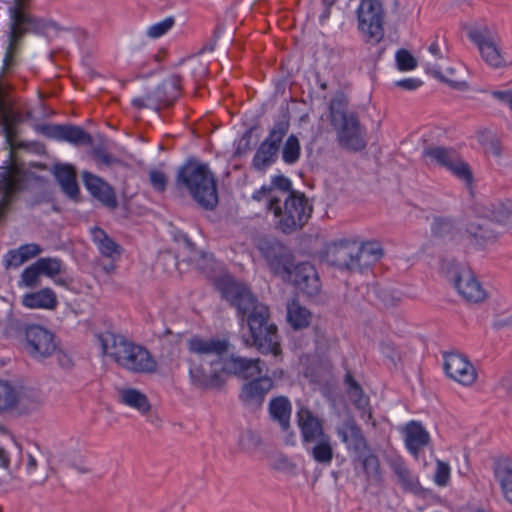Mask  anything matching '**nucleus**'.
Returning a JSON list of instances; mask_svg holds the SVG:
<instances>
[{
    "mask_svg": "<svg viewBox=\"0 0 512 512\" xmlns=\"http://www.w3.org/2000/svg\"><path fill=\"white\" fill-rule=\"evenodd\" d=\"M215 287L230 306L237 311L242 322L246 321L249 336L243 341L247 347H255L260 353L281 355L278 328L272 321L268 306L260 303L250 289L230 276L217 278Z\"/></svg>",
    "mask_w": 512,
    "mask_h": 512,
    "instance_id": "f257e3e1",
    "label": "nucleus"
},
{
    "mask_svg": "<svg viewBox=\"0 0 512 512\" xmlns=\"http://www.w3.org/2000/svg\"><path fill=\"white\" fill-rule=\"evenodd\" d=\"M21 5L20 0H16L7 7V45L1 70L4 76L14 72L19 65L23 40L27 34L46 35L49 30L57 28L52 21L26 13Z\"/></svg>",
    "mask_w": 512,
    "mask_h": 512,
    "instance_id": "f03ea898",
    "label": "nucleus"
},
{
    "mask_svg": "<svg viewBox=\"0 0 512 512\" xmlns=\"http://www.w3.org/2000/svg\"><path fill=\"white\" fill-rule=\"evenodd\" d=\"M99 341L103 353L123 369L137 374H152L156 371L157 362L145 347L112 332L100 334Z\"/></svg>",
    "mask_w": 512,
    "mask_h": 512,
    "instance_id": "7ed1b4c3",
    "label": "nucleus"
},
{
    "mask_svg": "<svg viewBox=\"0 0 512 512\" xmlns=\"http://www.w3.org/2000/svg\"><path fill=\"white\" fill-rule=\"evenodd\" d=\"M176 184L185 188L194 201L205 210L218 204L217 181L205 163L189 159L178 169Z\"/></svg>",
    "mask_w": 512,
    "mask_h": 512,
    "instance_id": "20e7f679",
    "label": "nucleus"
},
{
    "mask_svg": "<svg viewBox=\"0 0 512 512\" xmlns=\"http://www.w3.org/2000/svg\"><path fill=\"white\" fill-rule=\"evenodd\" d=\"M267 210L277 219V229L288 235L302 229L311 217L313 207L304 193L291 192L283 201L281 196L273 197Z\"/></svg>",
    "mask_w": 512,
    "mask_h": 512,
    "instance_id": "39448f33",
    "label": "nucleus"
},
{
    "mask_svg": "<svg viewBox=\"0 0 512 512\" xmlns=\"http://www.w3.org/2000/svg\"><path fill=\"white\" fill-rule=\"evenodd\" d=\"M17 334L26 354L37 362L51 358L58 350L56 335L38 324H19Z\"/></svg>",
    "mask_w": 512,
    "mask_h": 512,
    "instance_id": "423d86ee",
    "label": "nucleus"
},
{
    "mask_svg": "<svg viewBox=\"0 0 512 512\" xmlns=\"http://www.w3.org/2000/svg\"><path fill=\"white\" fill-rule=\"evenodd\" d=\"M290 129L289 114H283L274 121L265 139L259 144L251 161V167L257 172H266L276 163L284 138Z\"/></svg>",
    "mask_w": 512,
    "mask_h": 512,
    "instance_id": "0eeeda50",
    "label": "nucleus"
},
{
    "mask_svg": "<svg viewBox=\"0 0 512 512\" xmlns=\"http://www.w3.org/2000/svg\"><path fill=\"white\" fill-rule=\"evenodd\" d=\"M256 247L274 276L290 277L295 256L289 246L275 237H263L258 240Z\"/></svg>",
    "mask_w": 512,
    "mask_h": 512,
    "instance_id": "6e6552de",
    "label": "nucleus"
},
{
    "mask_svg": "<svg viewBox=\"0 0 512 512\" xmlns=\"http://www.w3.org/2000/svg\"><path fill=\"white\" fill-rule=\"evenodd\" d=\"M468 37L477 46L487 65L494 69L508 66L501 50V39L494 28L487 25L475 26L468 31Z\"/></svg>",
    "mask_w": 512,
    "mask_h": 512,
    "instance_id": "1a4fd4ad",
    "label": "nucleus"
},
{
    "mask_svg": "<svg viewBox=\"0 0 512 512\" xmlns=\"http://www.w3.org/2000/svg\"><path fill=\"white\" fill-rule=\"evenodd\" d=\"M358 28L367 42L378 44L384 37V11L380 0H362L358 10Z\"/></svg>",
    "mask_w": 512,
    "mask_h": 512,
    "instance_id": "9d476101",
    "label": "nucleus"
},
{
    "mask_svg": "<svg viewBox=\"0 0 512 512\" xmlns=\"http://www.w3.org/2000/svg\"><path fill=\"white\" fill-rule=\"evenodd\" d=\"M180 84L181 76L171 75L144 97L134 98L132 105L138 109L150 108L155 111L171 106L180 95Z\"/></svg>",
    "mask_w": 512,
    "mask_h": 512,
    "instance_id": "9b49d317",
    "label": "nucleus"
},
{
    "mask_svg": "<svg viewBox=\"0 0 512 512\" xmlns=\"http://www.w3.org/2000/svg\"><path fill=\"white\" fill-rule=\"evenodd\" d=\"M337 132V140L341 147L359 152L366 148V130L360 124L356 113L340 119L337 123H331Z\"/></svg>",
    "mask_w": 512,
    "mask_h": 512,
    "instance_id": "f8f14e48",
    "label": "nucleus"
},
{
    "mask_svg": "<svg viewBox=\"0 0 512 512\" xmlns=\"http://www.w3.org/2000/svg\"><path fill=\"white\" fill-rule=\"evenodd\" d=\"M296 417L304 443L312 444L313 448H331L330 437L324 432L322 420L309 408L301 406Z\"/></svg>",
    "mask_w": 512,
    "mask_h": 512,
    "instance_id": "ddd939ff",
    "label": "nucleus"
},
{
    "mask_svg": "<svg viewBox=\"0 0 512 512\" xmlns=\"http://www.w3.org/2000/svg\"><path fill=\"white\" fill-rule=\"evenodd\" d=\"M35 131L48 139L68 142L77 147L93 143V138L88 132L73 124H38Z\"/></svg>",
    "mask_w": 512,
    "mask_h": 512,
    "instance_id": "4468645a",
    "label": "nucleus"
},
{
    "mask_svg": "<svg viewBox=\"0 0 512 512\" xmlns=\"http://www.w3.org/2000/svg\"><path fill=\"white\" fill-rule=\"evenodd\" d=\"M458 293L468 302L478 303L485 299L486 293L471 269L455 264L448 272Z\"/></svg>",
    "mask_w": 512,
    "mask_h": 512,
    "instance_id": "2eb2a0df",
    "label": "nucleus"
},
{
    "mask_svg": "<svg viewBox=\"0 0 512 512\" xmlns=\"http://www.w3.org/2000/svg\"><path fill=\"white\" fill-rule=\"evenodd\" d=\"M24 187V178L18 172L10 167L0 169V222L6 218Z\"/></svg>",
    "mask_w": 512,
    "mask_h": 512,
    "instance_id": "dca6fc26",
    "label": "nucleus"
},
{
    "mask_svg": "<svg viewBox=\"0 0 512 512\" xmlns=\"http://www.w3.org/2000/svg\"><path fill=\"white\" fill-rule=\"evenodd\" d=\"M187 347L190 353L200 356H214L215 360L210 362V366L221 367L229 352L230 342L226 338H203L195 335L188 340Z\"/></svg>",
    "mask_w": 512,
    "mask_h": 512,
    "instance_id": "f3484780",
    "label": "nucleus"
},
{
    "mask_svg": "<svg viewBox=\"0 0 512 512\" xmlns=\"http://www.w3.org/2000/svg\"><path fill=\"white\" fill-rule=\"evenodd\" d=\"M494 225L495 224L485 213L484 216L470 220L466 224L462 235L468 244L476 248H483L493 243L500 234L499 231L495 230Z\"/></svg>",
    "mask_w": 512,
    "mask_h": 512,
    "instance_id": "a211bd4d",
    "label": "nucleus"
},
{
    "mask_svg": "<svg viewBox=\"0 0 512 512\" xmlns=\"http://www.w3.org/2000/svg\"><path fill=\"white\" fill-rule=\"evenodd\" d=\"M282 279L310 297L317 295L321 290V281L315 267L306 261L294 263L290 277Z\"/></svg>",
    "mask_w": 512,
    "mask_h": 512,
    "instance_id": "6ab92c4d",
    "label": "nucleus"
},
{
    "mask_svg": "<svg viewBox=\"0 0 512 512\" xmlns=\"http://www.w3.org/2000/svg\"><path fill=\"white\" fill-rule=\"evenodd\" d=\"M444 371L449 378L464 386L472 385L477 379L472 363L466 356L456 352L444 354Z\"/></svg>",
    "mask_w": 512,
    "mask_h": 512,
    "instance_id": "aec40b11",
    "label": "nucleus"
},
{
    "mask_svg": "<svg viewBox=\"0 0 512 512\" xmlns=\"http://www.w3.org/2000/svg\"><path fill=\"white\" fill-rule=\"evenodd\" d=\"M327 262L340 269L351 272L360 271L359 259L356 256V244L349 241H340L327 247Z\"/></svg>",
    "mask_w": 512,
    "mask_h": 512,
    "instance_id": "412c9836",
    "label": "nucleus"
},
{
    "mask_svg": "<svg viewBox=\"0 0 512 512\" xmlns=\"http://www.w3.org/2000/svg\"><path fill=\"white\" fill-rule=\"evenodd\" d=\"M82 178L85 188L94 199L109 210H115L118 207L115 190L109 183L88 171L82 173Z\"/></svg>",
    "mask_w": 512,
    "mask_h": 512,
    "instance_id": "4be33fe9",
    "label": "nucleus"
},
{
    "mask_svg": "<svg viewBox=\"0 0 512 512\" xmlns=\"http://www.w3.org/2000/svg\"><path fill=\"white\" fill-rule=\"evenodd\" d=\"M262 363V360L259 358L249 359L231 354L223 360L221 371L244 379H250L262 374Z\"/></svg>",
    "mask_w": 512,
    "mask_h": 512,
    "instance_id": "5701e85b",
    "label": "nucleus"
},
{
    "mask_svg": "<svg viewBox=\"0 0 512 512\" xmlns=\"http://www.w3.org/2000/svg\"><path fill=\"white\" fill-rule=\"evenodd\" d=\"M354 469L364 473L369 486H380L383 482L380 461L371 450H356Z\"/></svg>",
    "mask_w": 512,
    "mask_h": 512,
    "instance_id": "b1692460",
    "label": "nucleus"
},
{
    "mask_svg": "<svg viewBox=\"0 0 512 512\" xmlns=\"http://www.w3.org/2000/svg\"><path fill=\"white\" fill-rule=\"evenodd\" d=\"M251 379L242 386L239 398L245 405L260 406L274 383L268 376L260 375Z\"/></svg>",
    "mask_w": 512,
    "mask_h": 512,
    "instance_id": "393cba45",
    "label": "nucleus"
},
{
    "mask_svg": "<svg viewBox=\"0 0 512 512\" xmlns=\"http://www.w3.org/2000/svg\"><path fill=\"white\" fill-rule=\"evenodd\" d=\"M52 173L62 192L72 200L78 201L80 190L77 183L76 169L71 164H55Z\"/></svg>",
    "mask_w": 512,
    "mask_h": 512,
    "instance_id": "a878e982",
    "label": "nucleus"
},
{
    "mask_svg": "<svg viewBox=\"0 0 512 512\" xmlns=\"http://www.w3.org/2000/svg\"><path fill=\"white\" fill-rule=\"evenodd\" d=\"M189 375L192 383L202 389L220 388L225 382L219 366H210V371H206L203 366L194 365L190 367Z\"/></svg>",
    "mask_w": 512,
    "mask_h": 512,
    "instance_id": "bb28decb",
    "label": "nucleus"
},
{
    "mask_svg": "<svg viewBox=\"0 0 512 512\" xmlns=\"http://www.w3.org/2000/svg\"><path fill=\"white\" fill-rule=\"evenodd\" d=\"M336 432L347 448H367L362 429L352 417H347L337 426Z\"/></svg>",
    "mask_w": 512,
    "mask_h": 512,
    "instance_id": "cd10ccee",
    "label": "nucleus"
},
{
    "mask_svg": "<svg viewBox=\"0 0 512 512\" xmlns=\"http://www.w3.org/2000/svg\"><path fill=\"white\" fill-rule=\"evenodd\" d=\"M90 233L93 243L97 246L102 256L112 260L120 258L123 251L122 247L105 230L94 226L90 229Z\"/></svg>",
    "mask_w": 512,
    "mask_h": 512,
    "instance_id": "c85d7f7f",
    "label": "nucleus"
},
{
    "mask_svg": "<svg viewBox=\"0 0 512 512\" xmlns=\"http://www.w3.org/2000/svg\"><path fill=\"white\" fill-rule=\"evenodd\" d=\"M262 459L266 462L270 470L295 476L297 474V464L290 459L282 450H265Z\"/></svg>",
    "mask_w": 512,
    "mask_h": 512,
    "instance_id": "c756f323",
    "label": "nucleus"
},
{
    "mask_svg": "<svg viewBox=\"0 0 512 512\" xmlns=\"http://www.w3.org/2000/svg\"><path fill=\"white\" fill-rule=\"evenodd\" d=\"M22 304L30 309L53 310L58 305L55 292L51 288H43L36 292L27 293L22 297Z\"/></svg>",
    "mask_w": 512,
    "mask_h": 512,
    "instance_id": "7c9ffc66",
    "label": "nucleus"
},
{
    "mask_svg": "<svg viewBox=\"0 0 512 512\" xmlns=\"http://www.w3.org/2000/svg\"><path fill=\"white\" fill-rule=\"evenodd\" d=\"M268 410L272 421L278 423L282 430L287 431L290 428L292 406L286 396L272 398Z\"/></svg>",
    "mask_w": 512,
    "mask_h": 512,
    "instance_id": "2f4dec72",
    "label": "nucleus"
},
{
    "mask_svg": "<svg viewBox=\"0 0 512 512\" xmlns=\"http://www.w3.org/2000/svg\"><path fill=\"white\" fill-rule=\"evenodd\" d=\"M485 212L494 224L512 229V200L492 202L486 206Z\"/></svg>",
    "mask_w": 512,
    "mask_h": 512,
    "instance_id": "473e14b6",
    "label": "nucleus"
},
{
    "mask_svg": "<svg viewBox=\"0 0 512 512\" xmlns=\"http://www.w3.org/2000/svg\"><path fill=\"white\" fill-rule=\"evenodd\" d=\"M403 433L406 448H421L430 443V435L420 422L410 421Z\"/></svg>",
    "mask_w": 512,
    "mask_h": 512,
    "instance_id": "72a5a7b5",
    "label": "nucleus"
},
{
    "mask_svg": "<svg viewBox=\"0 0 512 512\" xmlns=\"http://www.w3.org/2000/svg\"><path fill=\"white\" fill-rule=\"evenodd\" d=\"M393 471L405 492H410L417 496L424 494L425 489L422 488L418 477L413 475L406 466L401 463H395L393 465Z\"/></svg>",
    "mask_w": 512,
    "mask_h": 512,
    "instance_id": "f704fd0d",
    "label": "nucleus"
},
{
    "mask_svg": "<svg viewBox=\"0 0 512 512\" xmlns=\"http://www.w3.org/2000/svg\"><path fill=\"white\" fill-rule=\"evenodd\" d=\"M119 399L124 405L134 408L142 414L147 413L151 408L147 396L136 388L120 389Z\"/></svg>",
    "mask_w": 512,
    "mask_h": 512,
    "instance_id": "c9c22d12",
    "label": "nucleus"
},
{
    "mask_svg": "<svg viewBox=\"0 0 512 512\" xmlns=\"http://www.w3.org/2000/svg\"><path fill=\"white\" fill-rule=\"evenodd\" d=\"M423 156L430 158L439 166L448 170L460 155L452 148L429 146L423 150Z\"/></svg>",
    "mask_w": 512,
    "mask_h": 512,
    "instance_id": "e433bc0d",
    "label": "nucleus"
},
{
    "mask_svg": "<svg viewBox=\"0 0 512 512\" xmlns=\"http://www.w3.org/2000/svg\"><path fill=\"white\" fill-rule=\"evenodd\" d=\"M493 472L501 491L512 485V458L497 457L493 461Z\"/></svg>",
    "mask_w": 512,
    "mask_h": 512,
    "instance_id": "4c0bfd02",
    "label": "nucleus"
},
{
    "mask_svg": "<svg viewBox=\"0 0 512 512\" xmlns=\"http://www.w3.org/2000/svg\"><path fill=\"white\" fill-rule=\"evenodd\" d=\"M356 256L359 259L360 271L376 262L383 256V250L379 244L375 242H367L361 246L356 245Z\"/></svg>",
    "mask_w": 512,
    "mask_h": 512,
    "instance_id": "58836bf2",
    "label": "nucleus"
},
{
    "mask_svg": "<svg viewBox=\"0 0 512 512\" xmlns=\"http://www.w3.org/2000/svg\"><path fill=\"white\" fill-rule=\"evenodd\" d=\"M311 314L302 307L298 301H292L287 305V320L294 329H302L309 325Z\"/></svg>",
    "mask_w": 512,
    "mask_h": 512,
    "instance_id": "ea45409f",
    "label": "nucleus"
},
{
    "mask_svg": "<svg viewBox=\"0 0 512 512\" xmlns=\"http://www.w3.org/2000/svg\"><path fill=\"white\" fill-rule=\"evenodd\" d=\"M281 157L285 164L294 165L301 157V144L295 134H290L283 144Z\"/></svg>",
    "mask_w": 512,
    "mask_h": 512,
    "instance_id": "a19ab883",
    "label": "nucleus"
},
{
    "mask_svg": "<svg viewBox=\"0 0 512 512\" xmlns=\"http://www.w3.org/2000/svg\"><path fill=\"white\" fill-rule=\"evenodd\" d=\"M450 171L457 179L462 181L468 189H472L474 184V175L470 165L464 161L460 156L449 167Z\"/></svg>",
    "mask_w": 512,
    "mask_h": 512,
    "instance_id": "79ce46f5",
    "label": "nucleus"
},
{
    "mask_svg": "<svg viewBox=\"0 0 512 512\" xmlns=\"http://www.w3.org/2000/svg\"><path fill=\"white\" fill-rule=\"evenodd\" d=\"M348 100L343 92H337L331 99L329 105L330 121L331 123H337L340 119H343L349 114L346 112Z\"/></svg>",
    "mask_w": 512,
    "mask_h": 512,
    "instance_id": "37998d69",
    "label": "nucleus"
},
{
    "mask_svg": "<svg viewBox=\"0 0 512 512\" xmlns=\"http://www.w3.org/2000/svg\"><path fill=\"white\" fill-rule=\"evenodd\" d=\"M2 130L6 139V143L8 144L11 152L27 147L24 142L17 140L18 128L15 125V122H10L3 117Z\"/></svg>",
    "mask_w": 512,
    "mask_h": 512,
    "instance_id": "c03bdc74",
    "label": "nucleus"
},
{
    "mask_svg": "<svg viewBox=\"0 0 512 512\" xmlns=\"http://www.w3.org/2000/svg\"><path fill=\"white\" fill-rule=\"evenodd\" d=\"M16 403L15 389L8 382L0 380V410L12 408Z\"/></svg>",
    "mask_w": 512,
    "mask_h": 512,
    "instance_id": "a18cd8bd",
    "label": "nucleus"
},
{
    "mask_svg": "<svg viewBox=\"0 0 512 512\" xmlns=\"http://www.w3.org/2000/svg\"><path fill=\"white\" fill-rule=\"evenodd\" d=\"M36 264L42 275L54 277L62 270V261L57 258H39Z\"/></svg>",
    "mask_w": 512,
    "mask_h": 512,
    "instance_id": "49530a36",
    "label": "nucleus"
},
{
    "mask_svg": "<svg viewBox=\"0 0 512 512\" xmlns=\"http://www.w3.org/2000/svg\"><path fill=\"white\" fill-rule=\"evenodd\" d=\"M269 187L271 188L272 194H277L276 191H278L285 197L291 194V192H298L292 188L291 180L284 175H276L272 177Z\"/></svg>",
    "mask_w": 512,
    "mask_h": 512,
    "instance_id": "de8ad7c7",
    "label": "nucleus"
},
{
    "mask_svg": "<svg viewBox=\"0 0 512 512\" xmlns=\"http://www.w3.org/2000/svg\"><path fill=\"white\" fill-rule=\"evenodd\" d=\"M395 59L400 71H410L417 67L416 58L406 49H399L396 52Z\"/></svg>",
    "mask_w": 512,
    "mask_h": 512,
    "instance_id": "09e8293b",
    "label": "nucleus"
},
{
    "mask_svg": "<svg viewBox=\"0 0 512 512\" xmlns=\"http://www.w3.org/2000/svg\"><path fill=\"white\" fill-rule=\"evenodd\" d=\"M175 24V18L169 16L164 20L151 25L147 30V36L153 39L159 38L166 34Z\"/></svg>",
    "mask_w": 512,
    "mask_h": 512,
    "instance_id": "8fccbe9b",
    "label": "nucleus"
},
{
    "mask_svg": "<svg viewBox=\"0 0 512 512\" xmlns=\"http://www.w3.org/2000/svg\"><path fill=\"white\" fill-rule=\"evenodd\" d=\"M42 275L36 262L25 268L21 274V282L28 288H34L39 284V276Z\"/></svg>",
    "mask_w": 512,
    "mask_h": 512,
    "instance_id": "3c124183",
    "label": "nucleus"
},
{
    "mask_svg": "<svg viewBox=\"0 0 512 512\" xmlns=\"http://www.w3.org/2000/svg\"><path fill=\"white\" fill-rule=\"evenodd\" d=\"M181 242L183 252L187 254V258L185 259L186 261L196 263L198 260L204 258L203 252L197 250L196 245L188 238L187 235H183L181 237Z\"/></svg>",
    "mask_w": 512,
    "mask_h": 512,
    "instance_id": "603ef678",
    "label": "nucleus"
},
{
    "mask_svg": "<svg viewBox=\"0 0 512 512\" xmlns=\"http://www.w3.org/2000/svg\"><path fill=\"white\" fill-rule=\"evenodd\" d=\"M149 181L155 191L164 192L168 183L166 174L157 169L149 171Z\"/></svg>",
    "mask_w": 512,
    "mask_h": 512,
    "instance_id": "864d4df0",
    "label": "nucleus"
},
{
    "mask_svg": "<svg viewBox=\"0 0 512 512\" xmlns=\"http://www.w3.org/2000/svg\"><path fill=\"white\" fill-rule=\"evenodd\" d=\"M92 156L97 162L106 166H111L117 162V159L108 153V151L103 146H95L92 149Z\"/></svg>",
    "mask_w": 512,
    "mask_h": 512,
    "instance_id": "5fc2aeb1",
    "label": "nucleus"
},
{
    "mask_svg": "<svg viewBox=\"0 0 512 512\" xmlns=\"http://www.w3.org/2000/svg\"><path fill=\"white\" fill-rule=\"evenodd\" d=\"M24 262L26 261L22 257V253L19 252V248L9 250L4 257V266L6 269H9L11 267L17 268Z\"/></svg>",
    "mask_w": 512,
    "mask_h": 512,
    "instance_id": "6e6d98bb",
    "label": "nucleus"
},
{
    "mask_svg": "<svg viewBox=\"0 0 512 512\" xmlns=\"http://www.w3.org/2000/svg\"><path fill=\"white\" fill-rule=\"evenodd\" d=\"M452 228L450 220L442 217L435 218L432 224V233L436 236H444Z\"/></svg>",
    "mask_w": 512,
    "mask_h": 512,
    "instance_id": "4d7b16f0",
    "label": "nucleus"
},
{
    "mask_svg": "<svg viewBox=\"0 0 512 512\" xmlns=\"http://www.w3.org/2000/svg\"><path fill=\"white\" fill-rule=\"evenodd\" d=\"M254 128L250 127L248 130H246L241 139L238 142L235 154L236 155H242L247 153L249 150H251V138Z\"/></svg>",
    "mask_w": 512,
    "mask_h": 512,
    "instance_id": "13d9d810",
    "label": "nucleus"
},
{
    "mask_svg": "<svg viewBox=\"0 0 512 512\" xmlns=\"http://www.w3.org/2000/svg\"><path fill=\"white\" fill-rule=\"evenodd\" d=\"M19 252L22 253V257L25 261H28L31 258L38 256L42 252V249L38 244L30 243L21 245L19 247Z\"/></svg>",
    "mask_w": 512,
    "mask_h": 512,
    "instance_id": "bf43d9fd",
    "label": "nucleus"
},
{
    "mask_svg": "<svg viewBox=\"0 0 512 512\" xmlns=\"http://www.w3.org/2000/svg\"><path fill=\"white\" fill-rule=\"evenodd\" d=\"M450 477V469L447 465L443 463H439L434 480L435 483L439 486H445Z\"/></svg>",
    "mask_w": 512,
    "mask_h": 512,
    "instance_id": "052dcab7",
    "label": "nucleus"
},
{
    "mask_svg": "<svg viewBox=\"0 0 512 512\" xmlns=\"http://www.w3.org/2000/svg\"><path fill=\"white\" fill-rule=\"evenodd\" d=\"M54 355H56L57 361H58V365L62 369L71 370L73 368L74 362H73L71 356L68 355L67 353H65L60 348V342H58V350H57V352Z\"/></svg>",
    "mask_w": 512,
    "mask_h": 512,
    "instance_id": "680f3d73",
    "label": "nucleus"
},
{
    "mask_svg": "<svg viewBox=\"0 0 512 512\" xmlns=\"http://www.w3.org/2000/svg\"><path fill=\"white\" fill-rule=\"evenodd\" d=\"M273 197H280V195L272 194L271 188L267 185H263L260 189L254 191L252 194L253 200L262 201L263 199H267V204Z\"/></svg>",
    "mask_w": 512,
    "mask_h": 512,
    "instance_id": "e2e57ef3",
    "label": "nucleus"
},
{
    "mask_svg": "<svg viewBox=\"0 0 512 512\" xmlns=\"http://www.w3.org/2000/svg\"><path fill=\"white\" fill-rule=\"evenodd\" d=\"M396 86L405 90H415L422 85V81L417 78H405L397 81Z\"/></svg>",
    "mask_w": 512,
    "mask_h": 512,
    "instance_id": "0e129e2a",
    "label": "nucleus"
},
{
    "mask_svg": "<svg viewBox=\"0 0 512 512\" xmlns=\"http://www.w3.org/2000/svg\"><path fill=\"white\" fill-rule=\"evenodd\" d=\"M313 458L322 464H328L332 460L333 450H312Z\"/></svg>",
    "mask_w": 512,
    "mask_h": 512,
    "instance_id": "69168bd1",
    "label": "nucleus"
},
{
    "mask_svg": "<svg viewBox=\"0 0 512 512\" xmlns=\"http://www.w3.org/2000/svg\"><path fill=\"white\" fill-rule=\"evenodd\" d=\"M486 152L494 157L502 155L503 147L499 140L491 139L486 145Z\"/></svg>",
    "mask_w": 512,
    "mask_h": 512,
    "instance_id": "338daca9",
    "label": "nucleus"
},
{
    "mask_svg": "<svg viewBox=\"0 0 512 512\" xmlns=\"http://www.w3.org/2000/svg\"><path fill=\"white\" fill-rule=\"evenodd\" d=\"M492 96L504 103L509 104L512 109V90L506 91H493Z\"/></svg>",
    "mask_w": 512,
    "mask_h": 512,
    "instance_id": "774afa93",
    "label": "nucleus"
}]
</instances>
